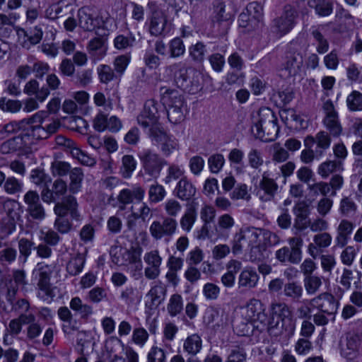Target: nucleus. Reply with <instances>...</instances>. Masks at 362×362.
<instances>
[{
	"instance_id": "f257e3e1",
	"label": "nucleus",
	"mask_w": 362,
	"mask_h": 362,
	"mask_svg": "<svg viewBox=\"0 0 362 362\" xmlns=\"http://www.w3.org/2000/svg\"><path fill=\"white\" fill-rule=\"evenodd\" d=\"M252 132L264 142L274 141L279 132L277 118L269 107H261L253 116Z\"/></svg>"
},
{
	"instance_id": "f03ea898",
	"label": "nucleus",
	"mask_w": 362,
	"mask_h": 362,
	"mask_svg": "<svg viewBox=\"0 0 362 362\" xmlns=\"http://www.w3.org/2000/svg\"><path fill=\"white\" fill-rule=\"evenodd\" d=\"M298 17V12L294 6L284 5L281 14L272 21L271 32L278 38L285 36L294 28Z\"/></svg>"
},
{
	"instance_id": "7ed1b4c3",
	"label": "nucleus",
	"mask_w": 362,
	"mask_h": 362,
	"mask_svg": "<svg viewBox=\"0 0 362 362\" xmlns=\"http://www.w3.org/2000/svg\"><path fill=\"white\" fill-rule=\"evenodd\" d=\"M78 204L76 199L72 196L69 195L62 199V202H57L54 208L55 214L61 218L56 219L54 226L55 228L62 233H66L69 231L71 224L67 220L62 218V217L70 214L71 217L78 219L79 214L77 211Z\"/></svg>"
},
{
	"instance_id": "20e7f679",
	"label": "nucleus",
	"mask_w": 362,
	"mask_h": 362,
	"mask_svg": "<svg viewBox=\"0 0 362 362\" xmlns=\"http://www.w3.org/2000/svg\"><path fill=\"white\" fill-rule=\"evenodd\" d=\"M52 274L51 266L44 262L37 263L33 272V274L37 279L38 293L37 296L43 301L51 303L54 297L51 287L50 278Z\"/></svg>"
},
{
	"instance_id": "39448f33",
	"label": "nucleus",
	"mask_w": 362,
	"mask_h": 362,
	"mask_svg": "<svg viewBox=\"0 0 362 362\" xmlns=\"http://www.w3.org/2000/svg\"><path fill=\"white\" fill-rule=\"evenodd\" d=\"M140 160L144 172L148 175L157 178L167 162L156 152L150 148H144L139 152Z\"/></svg>"
},
{
	"instance_id": "423d86ee",
	"label": "nucleus",
	"mask_w": 362,
	"mask_h": 362,
	"mask_svg": "<svg viewBox=\"0 0 362 362\" xmlns=\"http://www.w3.org/2000/svg\"><path fill=\"white\" fill-rule=\"evenodd\" d=\"M48 112L39 111L30 118L23 119L22 123L28 125L25 136L32 137L35 141L48 138V133L45 131V128L41 125L45 119L48 117Z\"/></svg>"
},
{
	"instance_id": "0eeeda50",
	"label": "nucleus",
	"mask_w": 362,
	"mask_h": 362,
	"mask_svg": "<svg viewBox=\"0 0 362 362\" xmlns=\"http://www.w3.org/2000/svg\"><path fill=\"white\" fill-rule=\"evenodd\" d=\"M190 69L182 62H175L163 68V77L173 78L178 88L185 89L188 86L189 71Z\"/></svg>"
},
{
	"instance_id": "6e6552de",
	"label": "nucleus",
	"mask_w": 362,
	"mask_h": 362,
	"mask_svg": "<svg viewBox=\"0 0 362 362\" xmlns=\"http://www.w3.org/2000/svg\"><path fill=\"white\" fill-rule=\"evenodd\" d=\"M303 64V55L297 51L288 50L280 68V75L285 78L295 76L300 72Z\"/></svg>"
},
{
	"instance_id": "1a4fd4ad",
	"label": "nucleus",
	"mask_w": 362,
	"mask_h": 362,
	"mask_svg": "<svg viewBox=\"0 0 362 362\" xmlns=\"http://www.w3.org/2000/svg\"><path fill=\"white\" fill-rule=\"evenodd\" d=\"M260 238L259 234L254 228L240 230L233 238V249H255L259 247Z\"/></svg>"
},
{
	"instance_id": "9d476101",
	"label": "nucleus",
	"mask_w": 362,
	"mask_h": 362,
	"mask_svg": "<svg viewBox=\"0 0 362 362\" xmlns=\"http://www.w3.org/2000/svg\"><path fill=\"white\" fill-rule=\"evenodd\" d=\"M309 304L311 307L317 308L321 313L328 315L337 313L339 301L329 293L325 292L310 299Z\"/></svg>"
},
{
	"instance_id": "9b49d317",
	"label": "nucleus",
	"mask_w": 362,
	"mask_h": 362,
	"mask_svg": "<svg viewBox=\"0 0 362 362\" xmlns=\"http://www.w3.org/2000/svg\"><path fill=\"white\" fill-rule=\"evenodd\" d=\"M159 104L154 100H148L145 104L143 110L137 117V122L144 128H149L158 124L159 119Z\"/></svg>"
},
{
	"instance_id": "f8f14e48",
	"label": "nucleus",
	"mask_w": 362,
	"mask_h": 362,
	"mask_svg": "<svg viewBox=\"0 0 362 362\" xmlns=\"http://www.w3.org/2000/svg\"><path fill=\"white\" fill-rule=\"evenodd\" d=\"M23 202L27 206L26 211L32 218L37 221L45 218V211L37 191L28 190L23 196Z\"/></svg>"
},
{
	"instance_id": "ddd939ff",
	"label": "nucleus",
	"mask_w": 362,
	"mask_h": 362,
	"mask_svg": "<svg viewBox=\"0 0 362 362\" xmlns=\"http://www.w3.org/2000/svg\"><path fill=\"white\" fill-rule=\"evenodd\" d=\"M278 190L276 181L269 177L268 172H264L257 187V196L262 202H270Z\"/></svg>"
},
{
	"instance_id": "4468645a",
	"label": "nucleus",
	"mask_w": 362,
	"mask_h": 362,
	"mask_svg": "<svg viewBox=\"0 0 362 362\" xmlns=\"http://www.w3.org/2000/svg\"><path fill=\"white\" fill-rule=\"evenodd\" d=\"M177 228V221L170 217L165 218L163 222L153 221L150 226V233L156 239L163 236H170L175 233Z\"/></svg>"
},
{
	"instance_id": "2eb2a0df",
	"label": "nucleus",
	"mask_w": 362,
	"mask_h": 362,
	"mask_svg": "<svg viewBox=\"0 0 362 362\" xmlns=\"http://www.w3.org/2000/svg\"><path fill=\"white\" fill-rule=\"evenodd\" d=\"M78 25L86 31H95L96 35H100V30H103L101 25L103 21L98 16L94 17L88 13L86 8H80L78 12Z\"/></svg>"
},
{
	"instance_id": "dca6fc26",
	"label": "nucleus",
	"mask_w": 362,
	"mask_h": 362,
	"mask_svg": "<svg viewBox=\"0 0 362 362\" xmlns=\"http://www.w3.org/2000/svg\"><path fill=\"white\" fill-rule=\"evenodd\" d=\"M160 93L161 102L165 108H185L186 107L183 96L177 90L161 87Z\"/></svg>"
},
{
	"instance_id": "f3484780",
	"label": "nucleus",
	"mask_w": 362,
	"mask_h": 362,
	"mask_svg": "<svg viewBox=\"0 0 362 362\" xmlns=\"http://www.w3.org/2000/svg\"><path fill=\"white\" fill-rule=\"evenodd\" d=\"M141 250H110L112 262L119 265L124 266L130 264L141 265Z\"/></svg>"
},
{
	"instance_id": "a211bd4d",
	"label": "nucleus",
	"mask_w": 362,
	"mask_h": 362,
	"mask_svg": "<svg viewBox=\"0 0 362 362\" xmlns=\"http://www.w3.org/2000/svg\"><path fill=\"white\" fill-rule=\"evenodd\" d=\"M145 190L140 186H134L132 189H124L117 196V200L121 204L119 209L123 210L127 204H131L134 199L141 202L144 197Z\"/></svg>"
},
{
	"instance_id": "6ab92c4d",
	"label": "nucleus",
	"mask_w": 362,
	"mask_h": 362,
	"mask_svg": "<svg viewBox=\"0 0 362 362\" xmlns=\"http://www.w3.org/2000/svg\"><path fill=\"white\" fill-rule=\"evenodd\" d=\"M167 23V17L160 10L153 11L149 18L148 31L150 34L153 36L163 35Z\"/></svg>"
},
{
	"instance_id": "aec40b11",
	"label": "nucleus",
	"mask_w": 362,
	"mask_h": 362,
	"mask_svg": "<svg viewBox=\"0 0 362 362\" xmlns=\"http://www.w3.org/2000/svg\"><path fill=\"white\" fill-rule=\"evenodd\" d=\"M272 315L278 316L283 324L288 322L289 329L291 332L294 330V324L293 323V313L291 307L285 303H274L271 305Z\"/></svg>"
},
{
	"instance_id": "412c9836",
	"label": "nucleus",
	"mask_w": 362,
	"mask_h": 362,
	"mask_svg": "<svg viewBox=\"0 0 362 362\" xmlns=\"http://www.w3.org/2000/svg\"><path fill=\"white\" fill-rule=\"evenodd\" d=\"M265 306L261 300L252 298L247 305V311L250 317L255 322H259L266 325L267 315L265 313Z\"/></svg>"
},
{
	"instance_id": "4be33fe9",
	"label": "nucleus",
	"mask_w": 362,
	"mask_h": 362,
	"mask_svg": "<svg viewBox=\"0 0 362 362\" xmlns=\"http://www.w3.org/2000/svg\"><path fill=\"white\" fill-rule=\"evenodd\" d=\"M23 92L29 96L34 95L39 102L42 103L48 97L50 92L45 86L40 87V83L36 79H30L23 88Z\"/></svg>"
},
{
	"instance_id": "5701e85b",
	"label": "nucleus",
	"mask_w": 362,
	"mask_h": 362,
	"mask_svg": "<svg viewBox=\"0 0 362 362\" xmlns=\"http://www.w3.org/2000/svg\"><path fill=\"white\" fill-rule=\"evenodd\" d=\"M174 192L177 198L188 201L196 194V188L186 177H183L177 183Z\"/></svg>"
},
{
	"instance_id": "b1692460",
	"label": "nucleus",
	"mask_w": 362,
	"mask_h": 362,
	"mask_svg": "<svg viewBox=\"0 0 362 362\" xmlns=\"http://www.w3.org/2000/svg\"><path fill=\"white\" fill-rule=\"evenodd\" d=\"M105 33H100V37L90 40L87 45L89 54L96 59H101L106 53V38Z\"/></svg>"
},
{
	"instance_id": "393cba45",
	"label": "nucleus",
	"mask_w": 362,
	"mask_h": 362,
	"mask_svg": "<svg viewBox=\"0 0 362 362\" xmlns=\"http://www.w3.org/2000/svg\"><path fill=\"white\" fill-rule=\"evenodd\" d=\"M259 279V275L255 270L245 268L239 275L238 287L247 289L253 288L257 285Z\"/></svg>"
},
{
	"instance_id": "a878e982",
	"label": "nucleus",
	"mask_w": 362,
	"mask_h": 362,
	"mask_svg": "<svg viewBox=\"0 0 362 362\" xmlns=\"http://www.w3.org/2000/svg\"><path fill=\"white\" fill-rule=\"evenodd\" d=\"M197 204L194 202H192L190 204L187 206L184 215L182 216L180 219V226L184 230L187 232L191 230L197 219Z\"/></svg>"
},
{
	"instance_id": "bb28decb",
	"label": "nucleus",
	"mask_w": 362,
	"mask_h": 362,
	"mask_svg": "<svg viewBox=\"0 0 362 362\" xmlns=\"http://www.w3.org/2000/svg\"><path fill=\"white\" fill-rule=\"evenodd\" d=\"M354 229L353 223L346 219L342 220L337 228V237L336 238L337 246L339 247H344L349 238V235Z\"/></svg>"
},
{
	"instance_id": "cd10ccee",
	"label": "nucleus",
	"mask_w": 362,
	"mask_h": 362,
	"mask_svg": "<svg viewBox=\"0 0 362 362\" xmlns=\"http://www.w3.org/2000/svg\"><path fill=\"white\" fill-rule=\"evenodd\" d=\"M202 348V340L197 334L188 336L184 341L183 349L189 355L196 356Z\"/></svg>"
},
{
	"instance_id": "c85d7f7f",
	"label": "nucleus",
	"mask_w": 362,
	"mask_h": 362,
	"mask_svg": "<svg viewBox=\"0 0 362 362\" xmlns=\"http://www.w3.org/2000/svg\"><path fill=\"white\" fill-rule=\"evenodd\" d=\"M83 173L81 168H74L69 173L70 182L69 190L72 194H76L81 190L82 181L83 180Z\"/></svg>"
},
{
	"instance_id": "c756f323",
	"label": "nucleus",
	"mask_w": 362,
	"mask_h": 362,
	"mask_svg": "<svg viewBox=\"0 0 362 362\" xmlns=\"http://www.w3.org/2000/svg\"><path fill=\"white\" fill-rule=\"evenodd\" d=\"M308 4L320 16H328L333 11V4L328 0H309Z\"/></svg>"
},
{
	"instance_id": "7c9ffc66",
	"label": "nucleus",
	"mask_w": 362,
	"mask_h": 362,
	"mask_svg": "<svg viewBox=\"0 0 362 362\" xmlns=\"http://www.w3.org/2000/svg\"><path fill=\"white\" fill-rule=\"evenodd\" d=\"M303 293V287L297 282H289L284 286V295L293 302H298Z\"/></svg>"
},
{
	"instance_id": "2f4dec72",
	"label": "nucleus",
	"mask_w": 362,
	"mask_h": 362,
	"mask_svg": "<svg viewBox=\"0 0 362 362\" xmlns=\"http://www.w3.org/2000/svg\"><path fill=\"white\" fill-rule=\"evenodd\" d=\"M359 340L357 337H351L347 339L346 346L343 348L341 354L348 361H352L358 355Z\"/></svg>"
},
{
	"instance_id": "473e14b6",
	"label": "nucleus",
	"mask_w": 362,
	"mask_h": 362,
	"mask_svg": "<svg viewBox=\"0 0 362 362\" xmlns=\"http://www.w3.org/2000/svg\"><path fill=\"white\" fill-rule=\"evenodd\" d=\"M70 308L77 313L81 318L87 319L93 313V308L88 304H83L79 297L73 298L69 303Z\"/></svg>"
},
{
	"instance_id": "72a5a7b5",
	"label": "nucleus",
	"mask_w": 362,
	"mask_h": 362,
	"mask_svg": "<svg viewBox=\"0 0 362 362\" xmlns=\"http://www.w3.org/2000/svg\"><path fill=\"white\" fill-rule=\"evenodd\" d=\"M310 141L312 144H317V148L321 149L320 151H317V153H319L320 155L322 154L323 150L329 148L331 144L330 136L328 133L324 131L318 132L315 137L308 136L306 138V141Z\"/></svg>"
},
{
	"instance_id": "f704fd0d",
	"label": "nucleus",
	"mask_w": 362,
	"mask_h": 362,
	"mask_svg": "<svg viewBox=\"0 0 362 362\" xmlns=\"http://www.w3.org/2000/svg\"><path fill=\"white\" fill-rule=\"evenodd\" d=\"M85 264V254L77 253L71 258L66 264V271L71 276H76L81 272Z\"/></svg>"
},
{
	"instance_id": "c9c22d12",
	"label": "nucleus",
	"mask_w": 362,
	"mask_h": 362,
	"mask_svg": "<svg viewBox=\"0 0 362 362\" xmlns=\"http://www.w3.org/2000/svg\"><path fill=\"white\" fill-rule=\"evenodd\" d=\"M230 18V13L226 11L224 2L217 0L214 4L213 23H220L226 21Z\"/></svg>"
},
{
	"instance_id": "e433bc0d",
	"label": "nucleus",
	"mask_w": 362,
	"mask_h": 362,
	"mask_svg": "<svg viewBox=\"0 0 362 362\" xmlns=\"http://www.w3.org/2000/svg\"><path fill=\"white\" fill-rule=\"evenodd\" d=\"M276 258L281 262L298 264L302 259L301 250H276Z\"/></svg>"
},
{
	"instance_id": "4c0bfd02",
	"label": "nucleus",
	"mask_w": 362,
	"mask_h": 362,
	"mask_svg": "<svg viewBox=\"0 0 362 362\" xmlns=\"http://www.w3.org/2000/svg\"><path fill=\"white\" fill-rule=\"evenodd\" d=\"M166 289L162 285H155L147 293L151 298L150 307H158L165 298Z\"/></svg>"
},
{
	"instance_id": "58836bf2",
	"label": "nucleus",
	"mask_w": 362,
	"mask_h": 362,
	"mask_svg": "<svg viewBox=\"0 0 362 362\" xmlns=\"http://www.w3.org/2000/svg\"><path fill=\"white\" fill-rule=\"evenodd\" d=\"M311 35L316 43V51L321 54L326 53L329 49V42L319 30V28L313 27Z\"/></svg>"
},
{
	"instance_id": "ea45409f",
	"label": "nucleus",
	"mask_w": 362,
	"mask_h": 362,
	"mask_svg": "<svg viewBox=\"0 0 362 362\" xmlns=\"http://www.w3.org/2000/svg\"><path fill=\"white\" fill-rule=\"evenodd\" d=\"M6 213L5 218L19 221L21 220V209L20 204L15 200H7L4 204Z\"/></svg>"
},
{
	"instance_id": "a19ab883",
	"label": "nucleus",
	"mask_w": 362,
	"mask_h": 362,
	"mask_svg": "<svg viewBox=\"0 0 362 362\" xmlns=\"http://www.w3.org/2000/svg\"><path fill=\"white\" fill-rule=\"evenodd\" d=\"M323 123L332 136H339L341 134L342 127L339 121L338 115H326Z\"/></svg>"
},
{
	"instance_id": "79ce46f5",
	"label": "nucleus",
	"mask_w": 362,
	"mask_h": 362,
	"mask_svg": "<svg viewBox=\"0 0 362 362\" xmlns=\"http://www.w3.org/2000/svg\"><path fill=\"white\" fill-rule=\"evenodd\" d=\"M357 210V205L350 197H343L339 202V211L341 215L346 217L354 216Z\"/></svg>"
},
{
	"instance_id": "37998d69",
	"label": "nucleus",
	"mask_w": 362,
	"mask_h": 362,
	"mask_svg": "<svg viewBox=\"0 0 362 362\" xmlns=\"http://www.w3.org/2000/svg\"><path fill=\"white\" fill-rule=\"evenodd\" d=\"M136 167V161L132 155H125L122 158L121 174L124 178H129Z\"/></svg>"
},
{
	"instance_id": "c03bdc74",
	"label": "nucleus",
	"mask_w": 362,
	"mask_h": 362,
	"mask_svg": "<svg viewBox=\"0 0 362 362\" xmlns=\"http://www.w3.org/2000/svg\"><path fill=\"white\" fill-rule=\"evenodd\" d=\"M346 103L351 112L362 111V93L358 90H353L347 96Z\"/></svg>"
},
{
	"instance_id": "a18cd8bd",
	"label": "nucleus",
	"mask_w": 362,
	"mask_h": 362,
	"mask_svg": "<svg viewBox=\"0 0 362 362\" xmlns=\"http://www.w3.org/2000/svg\"><path fill=\"white\" fill-rule=\"evenodd\" d=\"M158 146L160 147V151L165 156H169L174 151L178 150L179 144L175 138L168 134V136H167Z\"/></svg>"
},
{
	"instance_id": "49530a36",
	"label": "nucleus",
	"mask_w": 362,
	"mask_h": 362,
	"mask_svg": "<svg viewBox=\"0 0 362 362\" xmlns=\"http://www.w3.org/2000/svg\"><path fill=\"white\" fill-rule=\"evenodd\" d=\"M183 309L182 298L180 294L171 296L167 306V310L170 316L175 317L180 314Z\"/></svg>"
},
{
	"instance_id": "de8ad7c7",
	"label": "nucleus",
	"mask_w": 362,
	"mask_h": 362,
	"mask_svg": "<svg viewBox=\"0 0 362 362\" xmlns=\"http://www.w3.org/2000/svg\"><path fill=\"white\" fill-rule=\"evenodd\" d=\"M167 136L168 134L164 131L160 123L149 127L148 136L151 141L158 146Z\"/></svg>"
},
{
	"instance_id": "09e8293b",
	"label": "nucleus",
	"mask_w": 362,
	"mask_h": 362,
	"mask_svg": "<svg viewBox=\"0 0 362 362\" xmlns=\"http://www.w3.org/2000/svg\"><path fill=\"white\" fill-rule=\"evenodd\" d=\"M247 357L245 349L240 346H235L230 349L225 362H246Z\"/></svg>"
},
{
	"instance_id": "8fccbe9b",
	"label": "nucleus",
	"mask_w": 362,
	"mask_h": 362,
	"mask_svg": "<svg viewBox=\"0 0 362 362\" xmlns=\"http://www.w3.org/2000/svg\"><path fill=\"white\" fill-rule=\"evenodd\" d=\"M23 183L13 176L6 178L4 182V188L6 192L9 194H14L23 191Z\"/></svg>"
},
{
	"instance_id": "3c124183",
	"label": "nucleus",
	"mask_w": 362,
	"mask_h": 362,
	"mask_svg": "<svg viewBox=\"0 0 362 362\" xmlns=\"http://www.w3.org/2000/svg\"><path fill=\"white\" fill-rule=\"evenodd\" d=\"M50 169L53 176L63 177L69 173L72 168L67 162L55 160L52 163Z\"/></svg>"
},
{
	"instance_id": "603ef678",
	"label": "nucleus",
	"mask_w": 362,
	"mask_h": 362,
	"mask_svg": "<svg viewBox=\"0 0 362 362\" xmlns=\"http://www.w3.org/2000/svg\"><path fill=\"white\" fill-rule=\"evenodd\" d=\"M303 282L306 292L309 295L315 294L322 285L321 279L314 275L305 276Z\"/></svg>"
},
{
	"instance_id": "864d4df0",
	"label": "nucleus",
	"mask_w": 362,
	"mask_h": 362,
	"mask_svg": "<svg viewBox=\"0 0 362 362\" xmlns=\"http://www.w3.org/2000/svg\"><path fill=\"white\" fill-rule=\"evenodd\" d=\"M169 52L170 57L172 58H177L183 55L185 52V47L182 40L179 37L173 39L169 42Z\"/></svg>"
},
{
	"instance_id": "5fc2aeb1",
	"label": "nucleus",
	"mask_w": 362,
	"mask_h": 362,
	"mask_svg": "<svg viewBox=\"0 0 362 362\" xmlns=\"http://www.w3.org/2000/svg\"><path fill=\"white\" fill-rule=\"evenodd\" d=\"M249 165L253 169H258L264 163V159L260 151L257 148H251L247 153Z\"/></svg>"
},
{
	"instance_id": "6e6d98bb",
	"label": "nucleus",
	"mask_w": 362,
	"mask_h": 362,
	"mask_svg": "<svg viewBox=\"0 0 362 362\" xmlns=\"http://www.w3.org/2000/svg\"><path fill=\"white\" fill-rule=\"evenodd\" d=\"M206 52L205 45L201 42H198L189 48L190 57L194 61L198 62H202L204 60Z\"/></svg>"
},
{
	"instance_id": "4d7b16f0",
	"label": "nucleus",
	"mask_w": 362,
	"mask_h": 362,
	"mask_svg": "<svg viewBox=\"0 0 362 362\" xmlns=\"http://www.w3.org/2000/svg\"><path fill=\"white\" fill-rule=\"evenodd\" d=\"M164 187L158 183L150 186L148 189L149 199L152 202H159L162 201L165 196Z\"/></svg>"
},
{
	"instance_id": "13d9d810",
	"label": "nucleus",
	"mask_w": 362,
	"mask_h": 362,
	"mask_svg": "<svg viewBox=\"0 0 362 362\" xmlns=\"http://www.w3.org/2000/svg\"><path fill=\"white\" fill-rule=\"evenodd\" d=\"M339 165V162L336 160H327L319 165L317 173L322 177L326 178Z\"/></svg>"
},
{
	"instance_id": "bf43d9fd",
	"label": "nucleus",
	"mask_w": 362,
	"mask_h": 362,
	"mask_svg": "<svg viewBox=\"0 0 362 362\" xmlns=\"http://www.w3.org/2000/svg\"><path fill=\"white\" fill-rule=\"evenodd\" d=\"M71 156L84 165L94 166L96 163L94 158L86 154L78 147L73 150Z\"/></svg>"
},
{
	"instance_id": "052dcab7",
	"label": "nucleus",
	"mask_w": 362,
	"mask_h": 362,
	"mask_svg": "<svg viewBox=\"0 0 362 362\" xmlns=\"http://www.w3.org/2000/svg\"><path fill=\"white\" fill-rule=\"evenodd\" d=\"M224 163L223 156L219 153L212 155L208 159L209 169L213 173H218L222 169Z\"/></svg>"
},
{
	"instance_id": "680f3d73",
	"label": "nucleus",
	"mask_w": 362,
	"mask_h": 362,
	"mask_svg": "<svg viewBox=\"0 0 362 362\" xmlns=\"http://www.w3.org/2000/svg\"><path fill=\"white\" fill-rule=\"evenodd\" d=\"M55 143L57 147L61 148L66 152H69L72 155L74 149L76 148L75 142L63 135H58L55 138Z\"/></svg>"
},
{
	"instance_id": "e2e57ef3",
	"label": "nucleus",
	"mask_w": 362,
	"mask_h": 362,
	"mask_svg": "<svg viewBox=\"0 0 362 362\" xmlns=\"http://www.w3.org/2000/svg\"><path fill=\"white\" fill-rule=\"evenodd\" d=\"M168 118L170 123L177 124L185 119V108H166Z\"/></svg>"
},
{
	"instance_id": "0e129e2a",
	"label": "nucleus",
	"mask_w": 362,
	"mask_h": 362,
	"mask_svg": "<svg viewBox=\"0 0 362 362\" xmlns=\"http://www.w3.org/2000/svg\"><path fill=\"white\" fill-rule=\"evenodd\" d=\"M93 71L91 69H83L78 71L74 77L75 83L85 87L92 81Z\"/></svg>"
},
{
	"instance_id": "69168bd1",
	"label": "nucleus",
	"mask_w": 362,
	"mask_h": 362,
	"mask_svg": "<svg viewBox=\"0 0 362 362\" xmlns=\"http://www.w3.org/2000/svg\"><path fill=\"white\" fill-rule=\"evenodd\" d=\"M22 107L21 102L14 100H6L5 98L0 99V108L3 111L17 112Z\"/></svg>"
},
{
	"instance_id": "338daca9",
	"label": "nucleus",
	"mask_w": 362,
	"mask_h": 362,
	"mask_svg": "<svg viewBox=\"0 0 362 362\" xmlns=\"http://www.w3.org/2000/svg\"><path fill=\"white\" fill-rule=\"evenodd\" d=\"M98 73L100 81L103 83H107L111 81L115 76V74L112 68L105 64L100 65L98 68Z\"/></svg>"
},
{
	"instance_id": "774afa93",
	"label": "nucleus",
	"mask_w": 362,
	"mask_h": 362,
	"mask_svg": "<svg viewBox=\"0 0 362 362\" xmlns=\"http://www.w3.org/2000/svg\"><path fill=\"white\" fill-rule=\"evenodd\" d=\"M148 361L166 362L164 350L157 346H153L148 354Z\"/></svg>"
}]
</instances>
